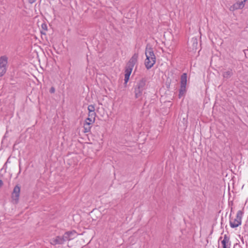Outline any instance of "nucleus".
I'll return each instance as SVG.
<instances>
[{"label": "nucleus", "instance_id": "nucleus-1", "mask_svg": "<svg viewBox=\"0 0 248 248\" xmlns=\"http://www.w3.org/2000/svg\"><path fill=\"white\" fill-rule=\"evenodd\" d=\"M135 97L139 100H141L142 98L144 91L147 88L146 79L142 78L137 81L134 86Z\"/></svg>", "mask_w": 248, "mask_h": 248}, {"label": "nucleus", "instance_id": "nucleus-2", "mask_svg": "<svg viewBox=\"0 0 248 248\" xmlns=\"http://www.w3.org/2000/svg\"><path fill=\"white\" fill-rule=\"evenodd\" d=\"M146 59L145 60V65L147 69L151 68L155 64L156 57L154 54L153 48L147 45L145 50Z\"/></svg>", "mask_w": 248, "mask_h": 248}, {"label": "nucleus", "instance_id": "nucleus-3", "mask_svg": "<svg viewBox=\"0 0 248 248\" xmlns=\"http://www.w3.org/2000/svg\"><path fill=\"white\" fill-rule=\"evenodd\" d=\"M138 58V54H134L130 58L126 64L125 69L124 83H127L129 79V77L135 63L137 62Z\"/></svg>", "mask_w": 248, "mask_h": 248}, {"label": "nucleus", "instance_id": "nucleus-4", "mask_svg": "<svg viewBox=\"0 0 248 248\" xmlns=\"http://www.w3.org/2000/svg\"><path fill=\"white\" fill-rule=\"evenodd\" d=\"M244 213L242 210L237 211L236 217L233 218L231 217V214L230 215V225L231 228H235L241 224L242 217Z\"/></svg>", "mask_w": 248, "mask_h": 248}, {"label": "nucleus", "instance_id": "nucleus-5", "mask_svg": "<svg viewBox=\"0 0 248 248\" xmlns=\"http://www.w3.org/2000/svg\"><path fill=\"white\" fill-rule=\"evenodd\" d=\"M187 82V74L186 73H183L181 76V86L179 92V98H181L182 97L185 95L186 89V85Z\"/></svg>", "mask_w": 248, "mask_h": 248}, {"label": "nucleus", "instance_id": "nucleus-6", "mask_svg": "<svg viewBox=\"0 0 248 248\" xmlns=\"http://www.w3.org/2000/svg\"><path fill=\"white\" fill-rule=\"evenodd\" d=\"M20 192V187L18 185H16L12 193L11 198L13 202L16 204L18 202Z\"/></svg>", "mask_w": 248, "mask_h": 248}, {"label": "nucleus", "instance_id": "nucleus-7", "mask_svg": "<svg viewBox=\"0 0 248 248\" xmlns=\"http://www.w3.org/2000/svg\"><path fill=\"white\" fill-rule=\"evenodd\" d=\"M222 76L223 79L227 80L228 79L230 78L233 76L235 72V71L234 69L232 68H228L227 69H223L222 70Z\"/></svg>", "mask_w": 248, "mask_h": 248}, {"label": "nucleus", "instance_id": "nucleus-8", "mask_svg": "<svg viewBox=\"0 0 248 248\" xmlns=\"http://www.w3.org/2000/svg\"><path fill=\"white\" fill-rule=\"evenodd\" d=\"M76 233V232L75 231H68L65 232L62 235L64 243L73 239L75 237Z\"/></svg>", "mask_w": 248, "mask_h": 248}, {"label": "nucleus", "instance_id": "nucleus-9", "mask_svg": "<svg viewBox=\"0 0 248 248\" xmlns=\"http://www.w3.org/2000/svg\"><path fill=\"white\" fill-rule=\"evenodd\" d=\"M62 235L57 236L50 239V243L52 245H62L64 243Z\"/></svg>", "mask_w": 248, "mask_h": 248}, {"label": "nucleus", "instance_id": "nucleus-10", "mask_svg": "<svg viewBox=\"0 0 248 248\" xmlns=\"http://www.w3.org/2000/svg\"><path fill=\"white\" fill-rule=\"evenodd\" d=\"M95 109H88L89 110V114L88 117L86 119L85 121L90 122L91 124H93L94 123L95 121Z\"/></svg>", "mask_w": 248, "mask_h": 248}, {"label": "nucleus", "instance_id": "nucleus-11", "mask_svg": "<svg viewBox=\"0 0 248 248\" xmlns=\"http://www.w3.org/2000/svg\"><path fill=\"white\" fill-rule=\"evenodd\" d=\"M230 238L226 234L224 236V239L221 241V244L223 246V248H230L231 243L230 242Z\"/></svg>", "mask_w": 248, "mask_h": 248}, {"label": "nucleus", "instance_id": "nucleus-12", "mask_svg": "<svg viewBox=\"0 0 248 248\" xmlns=\"http://www.w3.org/2000/svg\"><path fill=\"white\" fill-rule=\"evenodd\" d=\"M8 58L6 56L0 57V67L7 68Z\"/></svg>", "mask_w": 248, "mask_h": 248}, {"label": "nucleus", "instance_id": "nucleus-13", "mask_svg": "<svg viewBox=\"0 0 248 248\" xmlns=\"http://www.w3.org/2000/svg\"><path fill=\"white\" fill-rule=\"evenodd\" d=\"M247 0H239L235 3L233 4V7L235 9H242L245 5V3Z\"/></svg>", "mask_w": 248, "mask_h": 248}, {"label": "nucleus", "instance_id": "nucleus-14", "mask_svg": "<svg viewBox=\"0 0 248 248\" xmlns=\"http://www.w3.org/2000/svg\"><path fill=\"white\" fill-rule=\"evenodd\" d=\"M92 124L90 123V122H87L85 121V123L84 124V132L85 133L89 132L91 129V125Z\"/></svg>", "mask_w": 248, "mask_h": 248}, {"label": "nucleus", "instance_id": "nucleus-15", "mask_svg": "<svg viewBox=\"0 0 248 248\" xmlns=\"http://www.w3.org/2000/svg\"><path fill=\"white\" fill-rule=\"evenodd\" d=\"M190 43L192 44V49L196 50L198 45V40L196 38H192L190 41Z\"/></svg>", "mask_w": 248, "mask_h": 248}, {"label": "nucleus", "instance_id": "nucleus-16", "mask_svg": "<svg viewBox=\"0 0 248 248\" xmlns=\"http://www.w3.org/2000/svg\"><path fill=\"white\" fill-rule=\"evenodd\" d=\"M7 68L0 67V77L3 76L6 73Z\"/></svg>", "mask_w": 248, "mask_h": 248}, {"label": "nucleus", "instance_id": "nucleus-17", "mask_svg": "<svg viewBox=\"0 0 248 248\" xmlns=\"http://www.w3.org/2000/svg\"><path fill=\"white\" fill-rule=\"evenodd\" d=\"M42 29H43L44 31H47V27L46 24L43 23L41 25Z\"/></svg>", "mask_w": 248, "mask_h": 248}, {"label": "nucleus", "instance_id": "nucleus-18", "mask_svg": "<svg viewBox=\"0 0 248 248\" xmlns=\"http://www.w3.org/2000/svg\"><path fill=\"white\" fill-rule=\"evenodd\" d=\"M55 89L53 87H52L50 88V91H49L50 93H54L55 92Z\"/></svg>", "mask_w": 248, "mask_h": 248}, {"label": "nucleus", "instance_id": "nucleus-19", "mask_svg": "<svg viewBox=\"0 0 248 248\" xmlns=\"http://www.w3.org/2000/svg\"><path fill=\"white\" fill-rule=\"evenodd\" d=\"M36 0H29V1L30 3L32 4L34 3Z\"/></svg>", "mask_w": 248, "mask_h": 248}, {"label": "nucleus", "instance_id": "nucleus-20", "mask_svg": "<svg viewBox=\"0 0 248 248\" xmlns=\"http://www.w3.org/2000/svg\"><path fill=\"white\" fill-rule=\"evenodd\" d=\"M3 183L1 180L0 179V187H1L3 185Z\"/></svg>", "mask_w": 248, "mask_h": 248}, {"label": "nucleus", "instance_id": "nucleus-21", "mask_svg": "<svg viewBox=\"0 0 248 248\" xmlns=\"http://www.w3.org/2000/svg\"><path fill=\"white\" fill-rule=\"evenodd\" d=\"M90 107H92L93 108H94L93 106H92V105H90V106H89L88 107V109H89Z\"/></svg>", "mask_w": 248, "mask_h": 248}, {"label": "nucleus", "instance_id": "nucleus-22", "mask_svg": "<svg viewBox=\"0 0 248 248\" xmlns=\"http://www.w3.org/2000/svg\"><path fill=\"white\" fill-rule=\"evenodd\" d=\"M221 238H222V237H220L219 238V240H220Z\"/></svg>", "mask_w": 248, "mask_h": 248}, {"label": "nucleus", "instance_id": "nucleus-23", "mask_svg": "<svg viewBox=\"0 0 248 248\" xmlns=\"http://www.w3.org/2000/svg\"><path fill=\"white\" fill-rule=\"evenodd\" d=\"M41 33L43 34V32L42 31H41ZM43 34H45V33H43Z\"/></svg>", "mask_w": 248, "mask_h": 248}]
</instances>
